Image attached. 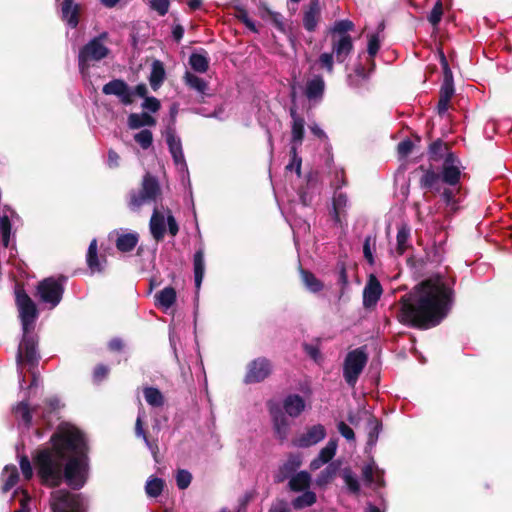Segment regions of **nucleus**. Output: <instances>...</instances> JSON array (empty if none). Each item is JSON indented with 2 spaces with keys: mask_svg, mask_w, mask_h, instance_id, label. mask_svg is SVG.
I'll return each instance as SVG.
<instances>
[{
  "mask_svg": "<svg viewBox=\"0 0 512 512\" xmlns=\"http://www.w3.org/2000/svg\"><path fill=\"white\" fill-rule=\"evenodd\" d=\"M291 125V147L298 148L302 145L305 132V120L301 117L295 108L290 109Z\"/></svg>",
  "mask_w": 512,
  "mask_h": 512,
  "instance_id": "4be33fe9",
  "label": "nucleus"
},
{
  "mask_svg": "<svg viewBox=\"0 0 512 512\" xmlns=\"http://www.w3.org/2000/svg\"><path fill=\"white\" fill-rule=\"evenodd\" d=\"M362 478L366 485L374 483V462L368 463L362 468Z\"/></svg>",
  "mask_w": 512,
  "mask_h": 512,
  "instance_id": "69168bd1",
  "label": "nucleus"
},
{
  "mask_svg": "<svg viewBox=\"0 0 512 512\" xmlns=\"http://www.w3.org/2000/svg\"><path fill=\"white\" fill-rule=\"evenodd\" d=\"M177 299L176 291L173 287L168 286L155 294V304L167 310L171 308Z\"/></svg>",
  "mask_w": 512,
  "mask_h": 512,
  "instance_id": "c85d7f7f",
  "label": "nucleus"
},
{
  "mask_svg": "<svg viewBox=\"0 0 512 512\" xmlns=\"http://www.w3.org/2000/svg\"><path fill=\"white\" fill-rule=\"evenodd\" d=\"M303 349L306 355L315 363H320L323 360L318 343H304Z\"/></svg>",
  "mask_w": 512,
  "mask_h": 512,
  "instance_id": "8fccbe9b",
  "label": "nucleus"
},
{
  "mask_svg": "<svg viewBox=\"0 0 512 512\" xmlns=\"http://www.w3.org/2000/svg\"><path fill=\"white\" fill-rule=\"evenodd\" d=\"M161 196V187L158 179L146 173L143 176L141 188L129 193L128 207L133 212H138L146 204L156 203Z\"/></svg>",
  "mask_w": 512,
  "mask_h": 512,
  "instance_id": "20e7f679",
  "label": "nucleus"
},
{
  "mask_svg": "<svg viewBox=\"0 0 512 512\" xmlns=\"http://www.w3.org/2000/svg\"><path fill=\"white\" fill-rule=\"evenodd\" d=\"M272 372V364L265 357H258L247 365V372L244 377L245 384H254L265 381Z\"/></svg>",
  "mask_w": 512,
  "mask_h": 512,
  "instance_id": "ddd939ff",
  "label": "nucleus"
},
{
  "mask_svg": "<svg viewBox=\"0 0 512 512\" xmlns=\"http://www.w3.org/2000/svg\"><path fill=\"white\" fill-rule=\"evenodd\" d=\"M301 461L297 456L291 455L288 460L279 467L277 473L274 476L276 483H282L288 478H291L295 471L300 467Z\"/></svg>",
  "mask_w": 512,
  "mask_h": 512,
  "instance_id": "cd10ccee",
  "label": "nucleus"
},
{
  "mask_svg": "<svg viewBox=\"0 0 512 512\" xmlns=\"http://www.w3.org/2000/svg\"><path fill=\"white\" fill-rule=\"evenodd\" d=\"M341 477L344 480L348 491L351 494L358 495L360 492V483L352 469L350 467H345L344 469H342Z\"/></svg>",
  "mask_w": 512,
  "mask_h": 512,
  "instance_id": "4c0bfd02",
  "label": "nucleus"
},
{
  "mask_svg": "<svg viewBox=\"0 0 512 512\" xmlns=\"http://www.w3.org/2000/svg\"><path fill=\"white\" fill-rule=\"evenodd\" d=\"M237 17L250 31L258 32L256 23L249 17L246 10H239Z\"/></svg>",
  "mask_w": 512,
  "mask_h": 512,
  "instance_id": "0e129e2a",
  "label": "nucleus"
},
{
  "mask_svg": "<svg viewBox=\"0 0 512 512\" xmlns=\"http://www.w3.org/2000/svg\"><path fill=\"white\" fill-rule=\"evenodd\" d=\"M317 500L316 494L313 491H304L301 495L292 501L295 509L300 510L305 507L312 506Z\"/></svg>",
  "mask_w": 512,
  "mask_h": 512,
  "instance_id": "a19ab883",
  "label": "nucleus"
},
{
  "mask_svg": "<svg viewBox=\"0 0 512 512\" xmlns=\"http://www.w3.org/2000/svg\"><path fill=\"white\" fill-rule=\"evenodd\" d=\"M16 418H20L29 427L32 423V413L28 403L22 401L13 409Z\"/></svg>",
  "mask_w": 512,
  "mask_h": 512,
  "instance_id": "a18cd8bd",
  "label": "nucleus"
},
{
  "mask_svg": "<svg viewBox=\"0 0 512 512\" xmlns=\"http://www.w3.org/2000/svg\"><path fill=\"white\" fill-rule=\"evenodd\" d=\"M283 412L290 417H298L305 409L304 399L297 394H290L283 400V406L281 407Z\"/></svg>",
  "mask_w": 512,
  "mask_h": 512,
  "instance_id": "bb28decb",
  "label": "nucleus"
},
{
  "mask_svg": "<svg viewBox=\"0 0 512 512\" xmlns=\"http://www.w3.org/2000/svg\"><path fill=\"white\" fill-rule=\"evenodd\" d=\"M461 162L454 153H447L440 172L432 168L426 169L420 178V186L440 192V184L456 187L461 178Z\"/></svg>",
  "mask_w": 512,
  "mask_h": 512,
  "instance_id": "7ed1b4c3",
  "label": "nucleus"
},
{
  "mask_svg": "<svg viewBox=\"0 0 512 512\" xmlns=\"http://www.w3.org/2000/svg\"><path fill=\"white\" fill-rule=\"evenodd\" d=\"M349 206V200L346 193L336 190L332 199V218L336 225H341V217L346 213Z\"/></svg>",
  "mask_w": 512,
  "mask_h": 512,
  "instance_id": "b1692460",
  "label": "nucleus"
},
{
  "mask_svg": "<svg viewBox=\"0 0 512 512\" xmlns=\"http://www.w3.org/2000/svg\"><path fill=\"white\" fill-rule=\"evenodd\" d=\"M368 445L372 446L375 445V443L378 440V436L382 427V423L374 416L370 415L368 418Z\"/></svg>",
  "mask_w": 512,
  "mask_h": 512,
  "instance_id": "37998d69",
  "label": "nucleus"
},
{
  "mask_svg": "<svg viewBox=\"0 0 512 512\" xmlns=\"http://www.w3.org/2000/svg\"><path fill=\"white\" fill-rule=\"evenodd\" d=\"M407 264L411 269H413L419 275L424 274L426 260L423 257H410L407 260Z\"/></svg>",
  "mask_w": 512,
  "mask_h": 512,
  "instance_id": "6e6d98bb",
  "label": "nucleus"
},
{
  "mask_svg": "<svg viewBox=\"0 0 512 512\" xmlns=\"http://www.w3.org/2000/svg\"><path fill=\"white\" fill-rule=\"evenodd\" d=\"M300 275L306 289L311 293H318L323 289V283L310 271L301 269Z\"/></svg>",
  "mask_w": 512,
  "mask_h": 512,
  "instance_id": "e433bc0d",
  "label": "nucleus"
},
{
  "mask_svg": "<svg viewBox=\"0 0 512 512\" xmlns=\"http://www.w3.org/2000/svg\"><path fill=\"white\" fill-rule=\"evenodd\" d=\"M146 402L153 407H161L164 404V396L153 386H146L144 389Z\"/></svg>",
  "mask_w": 512,
  "mask_h": 512,
  "instance_id": "58836bf2",
  "label": "nucleus"
},
{
  "mask_svg": "<svg viewBox=\"0 0 512 512\" xmlns=\"http://www.w3.org/2000/svg\"><path fill=\"white\" fill-rule=\"evenodd\" d=\"M49 442L51 446L36 450L32 456L40 483L57 488L65 482L71 489L80 490L89 472V445L85 433L63 422Z\"/></svg>",
  "mask_w": 512,
  "mask_h": 512,
  "instance_id": "f257e3e1",
  "label": "nucleus"
},
{
  "mask_svg": "<svg viewBox=\"0 0 512 512\" xmlns=\"http://www.w3.org/2000/svg\"><path fill=\"white\" fill-rule=\"evenodd\" d=\"M86 261L88 268L91 270L92 273H100L103 271V267L98 259L97 240L95 238L89 244L86 255Z\"/></svg>",
  "mask_w": 512,
  "mask_h": 512,
  "instance_id": "473e14b6",
  "label": "nucleus"
},
{
  "mask_svg": "<svg viewBox=\"0 0 512 512\" xmlns=\"http://www.w3.org/2000/svg\"><path fill=\"white\" fill-rule=\"evenodd\" d=\"M441 64H442L444 77H443V83L440 88L439 97L445 98V100L446 99L451 100V98L455 92L453 74H452V71L448 65V62L443 54L441 55Z\"/></svg>",
  "mask_w": 512,
  "mask_h": 512,
  "instance_id": "393cba45",
  "label": "nucleus"
},
{
  "mask_svg": "<svg viewBox=\"0 0 512 512\" xmlns=\"http://www.w3.org/2000/svg\"><path fill=\"white\" fill-rule=\"evenodd\" d=\"M2 476L4 477V484L2 491L7 493L10 491L19 480V473L15 465L5 466Z\"/></svg>",
  "mask_w": 512,
  "mask_h": 512,
  "instance_id": "c9c22d12",
  "label": "nucleus"
},
{
  "mask_svg": "<svg viewBox=\"0 0 512 512\" xmlns=\"http://www.w3.org/2000/svg\"><path fill=\"white\" fill-rule=\"evenodd\" d=\"M338 469L339 465H337L335 462L330 463L319 473L316 480L317 484L319 486H323L330 483L336 476Z\"/></svg>",
  "mask_w": 512,
  "mask_h": 512,
  "instance_id": "79ce46f5",
  "label": "nucleus"
},
{
  "mask_svg": "<svg viewBox=\"0 0 512 512\" xmlns=\"http://www.w3.org/2000/svg\"><path fill=\"white\" fill-rule=\"evenodd\" d=\"M185 84L192 90H195L202 98L207 95L208 83L201 77L186 71L184 74Z\"/></svg>",
  "mask_w": 512,
  "mask_h": 512,
  "instance_id": "c756f323",
  "label": "nucleus"
},
{
  "mask_svg": "<svg viewBox=\"0 0 512 512\" xmlns=\"http://www.w3.org/2000/svg\"><path fill=\"white\" fill-rule=\"evenodd\" d=\"M205 250L203 245H200L193 255V273L196 294L199 293L201 285L205 276Z\"/></svg>",
  "mask_w": 512,
  "mask_h": 512,
  "instance_id": "aec40b11",
  "label": "nucleus"
},
{
  "mask_svg": "<svg viewBox=\"0 0 512 512\" xmlns=\"http://www.w3.org/2000/svg\"><path fill=\"white\" fill-rule=\"evenodd\" d=\"M49 505L52 512H86L81 494L67 489H58L50 493Z\"/></svg>",
  "mask_w": 512,
  "mask_h": 512,
  "instance_id": "0eeeda50",
  "label": "nucleus"
},
{
  "mask_svg": "<svg viewBox=\"0 0 512 512\" xmlns=\"http://www.w3.org/2000/svg\"><path fill=\"white\" fill-rule=\"evenodd\" d=\"M166 225L168 232L171 236L175 237L179 232V225L172 215L171 211L168 210L166 217L160 213L158 207L155 206L149 222V230L156 242H160L164 239L166 233Z\"/></svg>",
  "mask_w": 512,
  "mask_h": 512,
  "instance_id": "9d476101",
  "label": "nucleus"
},
{
  "mask_svg": "<svg viewBox=\"0 0 512 512\" xmlns=\"http://www.w3.org/2000/svg\"><path fill=\"white\" fill-rule=\"evenodd\" d=\"M326 436L325 427L321 424L313 425L308 428L306 433L302 434L297 439V446L301 448L310 447L323 440Z\"/></svg>",
  "mask_w": 512,
  "mask_h": 512,
  "instance_id": "412c9836",
  "label": "nucleus"
},
{
  "mask_svg": "<svg viewBox=\"0 0 512 512\" xmlns=\"http://www.w3.org/2000/svg\"><path fill=\"white\" fill-rule=\"evenodd\" d=\"M383 289L375 276H371L363 290V306L366 309L375 307L382 295Z\"/></svg>",
  "mask_w": 512,
  "mask_h": 512,
  "instance_id": "6ab92c4d",
  "label": "nucleus"
},
{
  "mask_svg": "<svg viewBox=\"0 0 512 512\" xmlns=\"http://www.w3.org/2000/svg\"><path fill=\"white\" fill-rule=\"evenodd\" d=\"M321 14L319 0H311L303 14V26L308 32H314L317 28Z\"/></svg>",
  "mask_w": 512,
  "mask_h": 512,
  "instance_id": "5701e85b",
  "label": "nucleus"
},
{
  "mask_svg": "<svg viewBox=\"0 0 512 512\" xmlns=\"http://www.w3.org/2000/svg\"><path fill=\"white\" fill-rule=\"evenodd\" d=\"M102 92L105 95H114L119 101L125 105H131L133 103V96L146 97L147 87L145 84H138L134 89L122 79H113L106 83Z\"/></svg>",
  "mask_w": 512,
  "mask_h": 512,
  "instance_id": "6e6552de",
  "label": "nucleus"
},
{
  "mask_svg": "<svg viewBox=\"0 0 512 512\" xmlns=\"http://www.w3.org/2000/svg\"><path fill=\"white\" fill-rule=\"evenodd\" d=\"M106 36V33H102L101 35L92 38L79 50L78 66L83 78L89 76L91 62H98L107 57L109 49L103 42Z\"/></svg>",
  "mask_w": 512,
  "mask_h": 512,
  "instance_id": "39448f33",
  "label": "nucleus"
},
{
  "mask_svg": "<svg viewBox=\"0 0 512 512\" xmlns=\"http://www.w3.org/2000/svg\"><path fill=\"white\" fill-rule=\"evenodd\" d=\"M457 191H458V189L456 187H451V186H450V188H445L442 191L441 197L447 206H450L452 208L456 207L455 194Z\"/></svg>",
  "mask_w": 512,
  "mask_h": 512,
  "instance_id": "13d9d810",
  "label": "nucleus"
},
{
  "mask_svg": "<svg viewBox=\"0 0 512 512\" xmlns=\"http://www.w3.org/2000/svg\"><path fill=\"white\" fill-rule=\"evenodd\" d=\"M297 149L298 148H296V147L290 148L291 159H290V162L286 166V170H288V171L294 170L296 172L297 176L300 177L301 176L302 159L298 155Z\"/></svg>",
  "mask_w": 512,
  "mask_h": 512,
  "instance_id": "09e8293b",
  "label": "nucleus"
},
{
  "mask_svg": "<svg viewBox=\"0 0 512 512\" xmlns=\"http://www.w3.org/2000/svg\"><path fill=\"white\" fill-rule=\"evenodd\" d=\"M367 363V355L362 348L354 349L345 357L343 376L348 384H355Z\"/></svg>",
  "mask_w": 512,
  "mask_h": 512,
  "instance_id": "9b49d317",
  "label": "nucleus"
},
{
  "mask_svg": "<svg viewBox=\"0 0 512 512\" xmlns=\"http://www.w3.org/2000/svg\"><path fill=\"white\" fill-rule=\"evenodd\" d=\"M267 407L272 418L275 435L281 442H283L288 437L290 423L279 403L268 401Z\"/></svg>",
  "mask_w": 512,
  "mask_h": 512,
  "instance_id": "4468645a",
  "label": "nucleus"
},
{
  "mask_svg": "<svg viewBox=\"0 0 512 512\" xmlns=\"http://www.w3.org/2000/svg\"><path fill=\"white\" fill-rule=\"evenodd\" d=\"M336 450H337V440L335 439H330L328 441V443L326 444L325 447H323L318 456L320 458V463H328L330 462L333 457L335 456L336 454Z\"/></svg>",
  "mask_w": 512,
  "mask_h": 512,
  "instance_id": "49530a36",
  "label": "nucleus"
},
{
  "mask_svg": "<svg viewBox=\"0 0 512 512\" xmlns=\"http://www.w3.org/2000/svg\"><path fill=\"white\" fill-rule=\"evenodd\" d=\"M171 156L178 171L182 174L183 179L186 177L189 181L188 165L185 160L184 152H181L180 154H173Z\"/></svg>",
  "mask_w": 512,
  "mask_h": 512,
  "instance_id": "603ef678",
  "label": "nucleus"
},
{
  "mask_svg": "<svg viewBox=\"0 0 512 512\" xmlns=\"http://www.w3.org/2000/svg\"><path fill=\"white\" fill-rule=\"evenodd\" d=\"M66 281L65 276L48 277L40 281L37 285L39 300L49 309H54L63 298Z\"/></svg>",
  "mask_w": 512,
  "mask_h": 512,
  "instance_id": "423d86ee",
  "label": "nucleus"
},
{
  "mask_svg": "<svg viewBox=\"0 0 512 512\" xmlns=\"http://www.w3.org/2000/svg\"><path fill=\"white\" fill-rule=\"evenodd\" d=\"M338 431L339 433L348 441L355 440V433L353 429L348 426L345 422L341 421L338 423Z\"/></svg>",
  "mask_w": 512,
  "mask_h": 512,
  "instance_id": "774afa93",
  "label": "nucleus"
},
{
  "mask_svg": "<svg viewBox=\"0 0 512 512\" xmlns=\"http://www.w3.org/2000/svg\"><path fill=\"white\" fill-rule=\"evenodd\" d=\"M189 64L191 68L198 73H205L209 67L208 59L201 54L193 53L189 57Z\"/></svg>",
  "mask_w": 512,
  "mask_h": 512,
  "instance_id": "c03bdc74",
  "label": "nucleus"
},
{
  "mask_svg": "<svg viewBox=\"0 0 512 512\" xmlns=\"http://www.w3.org/2000/svg\"><path fill=\"white\" fill-rule=\"evenodd\" d=\"M380 49V38L378 34H372L368 38L367 52L370 57H374Z\"/></svg>",
  "mask_w": 512,
  "mask_h": 512,
  "instance_id": "e2e57ef3",
  "label": "nucleus"
},
{
  "mask_svg": "<svg viewBox=\"0 0 512 512\" xmlns=\"http://www.w3.org/2000/svg\"><path fill=\"white\" fill-rule=\"evenodd\" d=\"M354 45L350 35L333 36L332 53L337 63H344L353 51Z\"/></svg>",
  "mask_w": 512,
  "mask_h": 512,
  "instance_id": "2eb2a0df",
  "label": "nucleus"
},
{
  "mask_svg": "<svg viewBox=\"0 0 512 512\" xmlns=\"http://www.w3.org/2000/svg\"><path fill=\"white\" fill-rule=\"evenodd\" d=\"M22 340L18 347L17 363L20 364L23 360L27 364L34 366L38 363L39 354L37 351V337L31 332H22Z\"/></svg>",
  "mask_w": 512,
  "mask_h": 512,
  "instance_id": "f8f14e48",
  "label": "nucleus"
},
{
  "mask_svg": "<svg viewBox=\"0 0 512 512\" xmlns=\"http://www.w3.org/2000/svg\"><path fill=\"white\" fill-rule=\"evenodd\" d=\"M81 6L74 0H63L61 3V20L71 29L77 28L79 24V15Z\"/></svg>",
  "mask_w": 512,
  "mask_h": 512,
  "instance_id": "a211bd4d",
  "label": "nucleus"
},
{
  "mask_svg": "<svg viewBox=\"0 0 512 512\" xmlns=\"http://www.w3.org/2000/svg\"><path fill=\"white\" fill-rule=\"evenodd\" d=\"M375 245V239L372 236H367L363 243V254L369 264L374 263V257L372 253V246Z\"/></svg>",
  "mask_w": 512,
  "mask_h": 512,
  "instance_id": "bf43d9fd",
  "label": "nucleus"
},
{
  "mask_svg": "<svg viewBox=\"0 0 512 512\" xmlns=\"http://www.w3.org/2000/svg\"><path fill=\"white\" fill-rule=\"evenodd\" d=\"M164 136L171 155L183 152L181 138L176 134L174 128L168 127L165 130Z\"/></svg>",
  "mask_w": 512,
  "mask_h": 512,
  "instance_id": "72a5a7b5",
  "label": "nucleus"
},
{
  "mask_svg": "<svg viewBox=\"0 0 512 512\" xmlns=\"http://www.w3.org/2000/svg\"><path fill=\"white\" fill-rule=\"evenodd\" d=\"M413 149V142L410 139L402 140L397 145V151L399 156L406 157L408 156Z\"/></svg>",
  "mask_w": 512,
  "mask_h": 512,
  "instance_id": "338daca9",
  "label": "nucleus"
},
{
  "mask_svg": "<svg viewBox=\"0 0 512 512\" xmlns=\"http://www.w3.org/2000/svg\"><path fill=\"white\" fill-rule=\"evenodd\" d=\"M325 92V81L321 75H313L312 78L308 79L305 88L304 95L309 102L318 104L322 101Z\"/></svg>",
  "mask_w": 512,
  "mask_h": 512,
  "instance_id": "dca6fc26",
  "label": "nucleus"
},
{
  "mask_svg": "<svg viewBox=\"0 0 512 512\" xmlns=\"http://www.w3.org/2000/svg\"><path fill=\"white\" fill-rule=\"evenodd\" d=\"M117 235L115 246L118 251L127 253L132 251L139 242V234L137 232L120 233L119 231H113Z\"/></svg>",
  "mask_w": 512,
  "mask_h": 512,
  "instance_id": "a878e982",
  "label": "nucleus"
},
{
  "mask_svg": "<svg viewBox=\"0 0 512 512\" xmlns=\"http://www.w3.org/2000/svg\"><path fill=\"white\" fill-rule=\"evenodd\" d=\"M319 64L322 68L326 69L328 73L333 72L334 67V55L333 53L324 52L319 56L318 59Z\"/></svg>",
  "mask_w": 512,
  "mask_h": 512,
  "instance_id": "4d7b16f0",
  "label": "nucleus"
},
{
  "mask_svg": "<svg viewBox=\"0 0 512 512\" xmlns=\"http://www.w3.org/2000/svg\"><path fill=\"white\" fill-rule=\"evenodd\" d=\"M169 4V0H150V8L156 11L160 16L167 14Z\"/></svg>",
  "mask_w": 512,
  "mask_h": 512,
  "instance_id": "680f3d73",
  "label": "nucleus"
},
{
  "mask_svg": "<svg viewBox=\"0 0 512 512\" xmlns=\"http://www.w3.org/2000/svg\"><path fill=\"white\" fill-rule=\"evenodd\" d=\"M15 298L19 318L21 320L22 332L33 331L39 315L36 304L25 290L19 287L15 289Z\"/></svg>",
  "mask_w": 512,
  "mask_h": 512,
  "instance_id": "1a4fd4ad",
  "label": "nucleus"
},
{
  "mask_svg": "<svg viewBox=\"0 0 512 512\" xmlns=\"http://www.w3.org/2000/svg\"><path fill=\"white\" fill-rule=\"evenodd\" d=\"M20 469L25 480H30L33 477V468L31 462L26 455L20 457Z\"/></svg>",
  "mask_w": 512,
  "mask_h": 512,
  "instance_id": "052dcab7",
  "label": "nucleus"
},
{
  "mask_svg": "<svg viewBox=\"0 0 512 512\" xmlns=\"http://www.w3.org/2000/svg\"><path fill=\"white\" fill-rule=\"evenodd\" d=\"M452 304L451 285L438 274L422 281L401 298L398 319L405 325L428 329L446 318Z\"/></svg>",
  "mask_w": 512,
  "mask_h": 512,
  "instance_id": "f03ea898",
  "label": "nucleus"
},
{
  "mask_svg": "<svg viewBox=\"0 0 512 512\" xmlns=\"http://www.w3.org/2000/svg\"><path fill=\"white\" fill-rule=\"evenodd\" d=\"M192 481V474L186 469H179L176 474V484L180 490L187 489Z\"/></svg>",
  "mask_w": 512,
  "mask_h": 512,
  "instance_id": "3c124183",
  "label": "nucleus"
},
{
  "mask_svg": "<svg viewBox=\"0 0 512 512\" xmlns=\"http://www.w3.org/2000/svg\"><path fill=\"white\" fill-rule=\"evenodd\" d=\"M354 24L352 21L344 19L336 21L331 28V32L333 34H339L340 35H348L347 32L353 30Z\"/></svg>",
  "mask_w": 512,
  "mask_h": 512,
  "instance_id": "864d4df0",
  "label": "nucleus"
},
{
  "mask_svg": "<svg viewBox=\"0 0 512 512\" xmlns=\"http://www.w3.org/2000/svg\"><path fill=\"white\" fill-rule=\"evenodd\" d=\"M165 482L163 479L158 477H150L145 485L146 494L149 497L157 498L161 495L164 489Z\"/></svg>",
  "mask_w": 512,
  "mask_h": 512,
  "instance_id": "ea45409f",
  "label": "nucleus"
},
{
  "mask_svg": "<svg viewBox=\"0 0 512 512\" xmlns=\"http://www.w3.org/2000/svg\"><path fill=\"white\" fill-rule=\"evenodd\" d=\"M128 126L130 129H139L146 126H155L156 120L148 113H131L128 116Z\"/></svg>",
  "mask_w": 512,
  "mask_h": 512,
  "instance_id": "7c9ffc66",
  "label": "nucleus"
},
{
  "mask_svg": "<svg viewBox=\"0 0 512 512\" xmlns=\"http://www.w3.org/2000/svg\"><path fill=\"white\" fill-rule=\"evenodd\" d=\"M411 247V229L407 224L403 223L398 226L396 243L390 247V254L394 257H399Z\"/></svg>",
  "mask_w": 512,
  "mask_h": 512,
  "instance_id": "f3484780",
  "label": "nucleus"
},
{
  "mask_svg": "<svg viewBox=\"0 0 512 512\" xmlns=\"http://www.w3.org/2000/svg\"><path fill=\"white\" fill-rule=\"evenodd\" d=\"M164 65L160 60H154L151 65L149 82L153 90H157L165 79Z\"/></svg>",
  "mask_w": 512,
  "mask_h": 512,
  "instance_id": "2f4dec72",
  "label": "nucleus"
},
{
  "mask_svg": "<svg viewBox=\"0 0 512 512\" xmlns=\"http://www.w3.org/2000/svg\"><path fill=\"white\" fill-rule=\"evenodd\" d=\"M442 15H443L442 1L437 0L436 3L434 4V7L431 10V12L428 15V21L430 22L431 25L437 26L441 21Z\"/></svg>",
  "mask_w": 512,
  "mask_h": 512,
  "instance_id": "5fc2aeb1",
  "label": "nucleus"
},
{
  "mask_svg": "<svg viewBox=\"0 0 512 512\" xmlns=\"http://www.w3.org/2000/svg\"><path fill=\"white\" fill-rule=\"evenodd\" d=\"M310 481V474L306 471H300L290 478L289 488L295 492L304 491L309 487Z\"/></svg>",
  "mask_w": 512,
  "mask_h": 512,
  "instance_id": "f704fd0d",
  "label": "nucleus"
},
{
  "mask_svg": "<svg viewBox=\"0 0 512 512\" xmlns=\"http://www.w3.org/2000/svg\"><path fill=\"white\" fill-rule=\"evenodd\" d=\"M134 140L142 149L147 150L152 146L153 134L150 130L143 129L134 135Z\"/></svg>",
  "mask_w": 512,
  "mask_h": 512,
  "instance_id": "de8ad7c7",
  "label": "nucleus"
}]
</instances>
